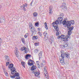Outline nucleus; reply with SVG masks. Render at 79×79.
<instances>
[{
  "instance_id": "nucleus-1",
  "label": "nucleus",
  "mask_w": 79,
  "mask_h": 79,
  "mask_svg": "<svg viewBox=\"0 0 79 79\" xmlns=\"http://www.w3.org/2000/svg\"><path fill=\"white\" fill-rule=\"evenodd\" d=\"M67 23H68L66 24V25L64 27H67V28H69V31H68V35H70L72 33V31L73 29V28H74V27H71V23L72 24H74L75 22L73 20H72L71 21H70L69 22V21H67Z\"/></svg>"
},
{
  "instance_id": "nucleus-2",
  "label": "nucleus",
  "mask_w": 79,
  "mask_h": 79,
  "mask_svg": "<svg viewBox=\"0 0 79 79\" xmlns=\"http://www.w3.org/2000/svg\"><path fill=\"white\" fill-rule=\"evenodd\" d=\"M65 56H66V57L68 58H69L70 55L68 53H61V56L59 57V58L60 60V62L62 64H64V59Z\"/></svg>"
},
{
  "instance_id": "nucleus-3",
  "label": "nucleus",
  "mask_w": 79,
  "mask_h": 79,
  "mask_svg": "<svg viewBox=\"0 0 79 79\" xmlns=\"http://www.w3.org/2000/svg\"><path fill=\"white\" fill-rule=\"evenodd\" d=\"M59 21L58 20H56L55 22H54L52 23V26H54V29H56V31H58V24H59Z\"/></svg>"
},
{
  "instance_id": "nucleus-4",
  "label": "nucleus",
  "mask_w": 79,
  "mask_h": 79,
  "mask_svg": "<svg viewBox=\"0 0 79 79\" xmlns=\"http://www.w3.org/2000/svg\"><path fill=\"white\" fill-rule=\"evenodd\" d=\"M47 68L46 66H45L44 69V74L45 76V77L47 79H49V77L48 76V74L47 73Z\"/></svg>"
},
{
  "instance_id": "nucleus-5",
  "label": "nucleus",
  "mask_w": 79,
  "mask_h": 79,
  "mask_svg": "<svg viewBox=\"0 0 79 79\" xmlns=\"http://www.w3.org/2000/svg\"><path fill=\"white\" fill-rule=\"evenodd\" d=\"M60 38H61V39H64L65 38L66 40L70 39V38H69V35H67L66 37L65 35H61V36H59L57 37L58 39H60Z\"/></svg>"
},
{
  "instance_id": "nucleus-6",
  "label": "nucleus",
  "mask_w": 79,
  "mask_h": 79,
  "mask_svg": "<svg viewBox=\"0 0 79 79\" xmlns=\"http://www.w3.org/2000/svg\"><path fill=\"white\" fill-rule=\"evenodd\" d=\"M12 71L11 72V74H16L17 73V72L16 71V68L15 67H13L10 69Z\"/></svg>"
},
{
  "instance_id": "nucleus-7",
  "label": "nucleus",
  "mask_w": 79,
  "mask_h": 79,
  "mask_svg": "<svg viewBox=\"0 0 79 79\" xmlns=\"http://www.w3.org/2000/svg\"><path fill=\"white\" fill-rule=\"evenodd\" d=\"M27 6V4L25 3V5L23 4V6H21L20 7L22 10H23L24 11H26V8H25V6Z\"/></svg>"
},
{
  "instance_id": "nucleus-8",
  "label": "nucleus",
  "mask_w": 79,
  "mask_h": 79,
  "mask_svg": "<svg viewBox=\"0 0 79 79\" xmlns=\"http://www.w3.org/2000/svg\"><path fill=\"white\" fill-rule=\"evenodd\" d=\"M20 50L21 51H24V50L25 53H27L28 52L27 49V48L26 47H23L21 48Z\"/></svg>"
},
{
  "instance_id": "nucleus-9",
  "label": "nucleus",
  "mask_w": 79,
  "mask_h": 79,
  "mask_svg": "<svg viewBox=\"0 0 79 79\" xmlns=\"http://www.w3.org/2000/svg\"><path fill=\"white\" fill-rule=\"evenodd\" d=\"M29 62L28 63V64L30 66H33L34 65V61L33 60H31L29 61Z\"/></svg>"
},
{
  "instance_id": "nucleus-10",
  "label": "nucleus",
  "mask_w": 79,
  "mask_h": 79,
  "mask_svg": "<svg viewBox=\"0 0 79 79\" xmlns=\"http://www.w3.org/2000/svg\"><path fill=\"white\" fill-rule=\"evenodd\" d=\"M63 17H60L58 18V20L59 21V22L60 23H63Z\"/></svg>"
},
{
  "instance_id": "nucleus-11",
  "label": "nucleus",
  "mask_w": 79,
  "mask_h": 79,
  "mask_svg": "<svg viewBox=\"0 0 79 79\" xmlns=\"http://www.w3.org/2000/svg\"><path fill=\"white\" fill-rule=\"evenodd\" d=\"M32 73H33V74L34 73L36 77H37V76H38L39 75V74H40V73H39V72H35L34 71Z\"/></svg>"
},
{
  "instance_id": "nucleus-12",
  "label": "nucleus",
  "mask_w": 79,
  "mask_h": 79,
  "mask_svg": "<svg viewBox=\"0 0 79 79\" xmlns=\"http://www.w3.org/2000/svg\"><path fill=\"white\" fill-rule=\"evenodd\" d=\"M67 18L64 19V20L62 22L63 25H65V26H66V24H67L68 23H66V21H67Z\"/></svg>"
},
{
  "instance_id": "nucleus-13",
  "label": "nucleus",
  "mask_w": 79,
  "mask_h": 79,
  "mask_svg": "<svg viewBox=\"0 0 79 79\" xmlns=\"http://www.w3.org/2000/svg\"><path fill=\"white\" fill-rule=\"evenodd\" d=\"M15 53L16 55V56H18V48H15Z\"/></svg>"
},
{
  "instance_id": "nucleus-14",
  "label": "nucleus",
  "mask_w": 79,
  "mask_h": 79,
  "mask_svg": "<svg viewBox=\"0 0 79 79\" xmlns=\"http://www.w3.org/2000/svg\"><path fill=\"white\" fill-rule=\"evenodd\" d=\"M5 23V19L3 18L0 19V23H3L4 24Z\"/></svg>"
},
{
  "instance_id": "nucleus-15",
  "label": "nucleus",
  "mask_w": 79,
  "mask_h": 79,
  "mask_svg": "<svg viewBox=\"0 0 79 79\" xmlns=\"http://www.w3.org/2000/svg\"><path fill=\"white\" fill-rule=\"evenodd\" d=\"M30 30L31 32H34V31L35 32H36V31L35 30V28H34V27H31V28H30Z\"/></svg>"
},
{
  "instance_id": "nucleus-16",
  "label": "nucleus",
  "mask_w": 79,
  "mask_h": 79,
  "mask_svg": "<svg viewBox=\"0 0 79 79\" xmlns=\"http://www.w3.org/2000/svg\"><path fill=\"white\" fill-rule=\"evenodd\" d=\"M53 7L52 6H50L49 9V13L51 14L52 13V10Z\"/></svg>"
},
{
  "instance_id": "nucleus-17",
  "label": "nucleus",
  "mask_w": 79,
  "mask_h": 79,
  "mask_svg": "<svg viewBox=\"0 0 79 79\" xmlns=\"http://www.w3.org/2000/svg\"><path fill=\"white\" fill-rule=\"evenodd\" d=\"M5 57L6 59L5 61H10V57H9V56H5Z\"/></svg>"
},
{
  "instance_id": "nucleus-18",
  "label": "nucleus",
  "mask_w": 79,
  "mask_h": 79,
  "mask_svg": "<svg viewBox=\"0 0 79 79\" xmlns=\"http://www.w3.org/2000/svg\"><path fill=\"white\" fill-rule=\"evenodd\" d=\"M36 69V67L35 65H33L31 68V71H33V70H34Z\"/></svg>"
},
{
  "instance_id": "nucleus-19",
  "label": "nucleus",
  "mask_w": 79,
  "mask_h": 79,
  "mask_svg": "<svg viewBox=\"0 0 79 79\" xmlns=\"http://www.w3.org/2000/svg\"><path fill=\"white\" fill-rule=\"evenodd\" d=\"M31 56V55H29V54L27 55L26 56L25 58L26 59H28V58H30Z\"/></svg>"
},
{
  "instance_id": "nucleus-20",
  "label": "nucleus",
  "mask_w": 79,
  "mask_h": 79,
  "mask_svg": "<svg viewBox=\"0 0 79 79\" xmlns=\"http://www.w3.org/2000/svg\"><path fill=\"white\" fill-rule=\"evenodd\" d=\"M43 34L44 36H45V37H48V35L47 34V32H46V31L44 32V33Z\"/></svg>"
},
{
  "instance_id": "nucleus-21",
  "label": "nucleus",
  "mask_w": 79,
  "mask_h": 79,
  "mask_svg": "<svg viewBox=\"0 0 79 79\" xmlns=\"http://www.w3.org/2000/svg\"><path fill=\"white\" fill-rule=\"evenodd\" d=\"M13 67V64H10L9 65L8 68L9 69H11Z\"/></svg>"
},
{
  "instance_id": "nucleus-22",
  "label": "nucleus",
  "mask_w": 79,
  "mask_h": 79,
  "mask_svg": "<svg viewBox=\"0 0 79 79\" xmlns=\"http://www.w3.org/2000/svg\"><path fill=\"white\" fill-rule=\"evenodd\" d=\"M36 63L38 67L39 68H40V65L39 64V61H36Z\"/></svg>"
},
{
  "instance_id": "nucleus-23",
  "label": "nucleus",
  "mask_w": 79,
  "mask_h": 79,
  "mask_svg": "<svg viewBox=\"0 0 79 79\" xmlns=\"http://www.w3.org/2000/svg\"><path fill=\"white\" fill-rule=\"evenodd\" d=\"M33 14L34 17H37V13L36 12H35Z\"/></svg>"
},
{
  "instance_id": "nucleus-24",
  "label": "nucleus",
  "mask_w": 79,
  "mask_h": 79,
  "mask_svg": "<svg viewBox=\"0 0 79 79\" xmlns=\"http://www.w3.org/2000/svg\"><path fill=\"white\" fill-rule=\"evenodd\" d=\"M39 50L36 49L34 50V53H39Z\"/></svg>"
},
{
  "instance_id": "nucleus-25",
  "label": "nucleus",
  "mask_w": 79,
  "mask_h": 79,
  "mask_svg": "<svg viewBox=\"0 0 79 79\" xmlns=\"http://www.w3.org/2000/svg\"><path fill=\"white\" fill-rule=\"evenodd\" d=\"M42 52L41 51L40 52V53L39 54V58H41L42 57Z\"/></svg>"
},
{
  "instance_id": "nucleus-26",
  "label": "nucleus",
  "mask_w": 79,
  "mask_h": 79,
  "mask_svg": "<svg viewBox=\"0 0 79 79\" xmlns=\"http://www.w3.org/2000/svg\"><path fill=\"white\" fill-rule=\"evenodd\" d=\"M60 35V33L59 32H58V31H57V32H56V36H58Z\"/></svg>"
},
{
  "instance_id": "nucleus-27",
  "label": "nucleus",
  "mask_w": 79,
  "mask_h": 79,
  "mask_svg": "<svg viewBox=\"0 0 79 79\" xmlns=\"http://www.w3.org/2000/svg\"><path fill=\"white\" fill-rule=\"evenodd\" d=\"M69 44H68V43H67L65 44H64V47H68Z\"/></svg>"
},
{
  "instance_id": "nucleus-28",
  "label": "nucleus",
  "mask_w": 79,
  "mask_h": 79,
  "mask_svg": "<svg viewBox=\"0 0 79 79\" xmlns=\"http://www.w3.org/2000/svg\"><path fill=\"white\" fill-rule=\"evenodd\" d=\"M62 8L63 9H64V10H66L67 9V8H66V6H62Z\"/></svg>"
},
{
  "instance_id": "nucleus-29",
  "label": "nucleus",
  "mask_w": 79,
  "mask_h": 79,
  "mask_svg": "<svg viewBox=\"0 0 79 79\" xmlns=\"http://www.w3.org/2000/svg\"><path fill=\"white\" fill-rule=\"evenodd\" d=\"M44 24L45 28H46L47 30L48 29V27H47V23H45Z\"/></svg>"
},
{
  "instance_id": "nucleus-30",
  "label": "nucleus",
  "mask_w": 79,
  "mask_h": 79,
  "mask_svg": "<svg viewBox=\"0 0 79 79\" xmlns=\"http://www.w3.org/2000/svg\"><path fill=\"white\" fill-rule=\"evenodd\" d=\"M29 26L30 27V28L32 27H34V26H33L32 24L31 23H29Z\"/></svg>"
},
{
  "instance_id": "nucleus-31",
  "label": "nucleus",
  "mask_w": 79,
  "mask_h": 79,
  "mask_svg": "<svg viewBox=\"0 0 79 79\" xmlns=\"http://www.w3.org/2000/svg\"><path fill=\"white\" fill-rule=\"evenodd\" d=\"M21 63L24 68H25V65L24 64H25V63H24V62H22Z\"/></svg>"
},
{
  "instance_id": "nucleus-32",
  "label": "nucleus",
  "mask_w": 79,
  "mask_h": 79,
  "mask_svg": "<svg viewBox=\"0 0 79 79\" xmlns=\"http://www.w3.org/2000/svg\"><path fill=\"white\" fill-rule=\"evenodd\" d=\"M35 46H39V42L36 43H35Z\"/></svg>"
},
{
  "instance_id": "nucleus-33",
  "label": "nucleus",
  "mask_w": 79,
  "mask_h": 79,
  "mask_svg": "<svg viewBox=\"0 0 79 79\" xmlns=\"http://www.w3.org/2000/svg\"><path fill=\"white\" fill-rule=\"evenodd\" d=\"M63 41L64 42H65V43H67L68 44V40H63Z\"/></svg>"
},
{
  "instance_id": "nucleus-34",
  "label": "nucleus",
  "mask_w": 79,
  "mask_h": 79,
  "mask_svg": "<svg viewBox=\"0 0 79 79\" xmlns=\"http://www.w3.org/2000/svg\"><path fill=\"white\" fill-rule=\"evenodd\" d=\"M41 31V30L40 27L38 28V33L40 32Z\"/></svg>"
},
{
  "instance_id": "nucleus-35",
  "label": "nucleus",
  "mask_w": 79,
  "mask_h": 79,
  "mask_svg": "<svg viewBox=\"0 0 79 79\" xmlns=\"http://www.w3.org/2000/svg\"><path fill=\"white\" fill-rule=\"evenodd\" d=\"M32 39H37L38 37L37 36H33Z\"/></svg>"
},
{
  "instance_id": "nucleus-36",
  "label": "nucleus",
  "mask_w": 79,
  "mask_h": 79,
  "mask_svg": "<svg viewBox=\"0 0 79 79\" xmlns=\"http://www.w3.org/2000/svg\"><path fill=\"white\" fill-rule=\"evenodd\" d=\"M62 6H65L66 4L65 3H63L62 4Z\"/></svg>"
},
{
  "instance_id": "nucleus-37",
  "label": "nucleus",
  "mask_w": 79,
  "mask_h": 79,
  "mask_svg": "<svg viewBox=\"0 0 79 79\" xmlns=\"http://www.w3.org/2000/svg\"><path fill=\"white\" fill-rule=\"evenodd\" d=\"M9 64H10V62H6V66H8Z\"/></svg>"
},
{
  "instance_id": "nucleus-38",
  "label": "nucleus",
  "mask_w": 79,
  "mask_h": 79,
  "mask_svg": "<svg viewBox=\"0 0 79 79\" xmlns=\"http://www.w3.org/2000/svg\"><path fill=\"white\" fill-rule=\"evenodd\" d=\"M38 25H39V23L37 22L35 23V26H38Z\"/></svg>"
},
{
  "instance_id": "nucleus-39",
  "label": "nucleus",
  "mask_w": 79,
  "mask_h": 79,
  "mask_svg": "<svg viewBox=\"0 0 79 79\" xmlns=\"http://www.w3.org/2000/svg\"><path fill=\"white\" fill-rule=\"evenodd\" d=\"M5 74L6 76H8V73L7 72H5Z\"/></svg>"
},
{
  "instance_id": "nucleus-40",
  "label": "nucleus",
  "mask_w": 79,
  "mask_h": 79,
  "mask_svg": "<svg viewBox=\"0 0 79 79\" xmlns=\"http://www.w3.org/2000/svg\"><path fill=\"white\" fill-rule=\"evenodd\" d=\"M38 34H39V35H40V36H42V34H41V32H38Z\"/></svg>"
},
{
  "instance_id": "nucleus-41",
  "label": "nucleus",
  "mask_w": 79,
  "mask_h": 79,
  "mask_svg": "<svg viewBox=\"0 0 79 79\" xmlns=\"http://www.w3.org/2000/svg\"><path fill=\"white\" fill-rule=\"evenodd\" d=\"M49 42H50V44H52V40H49Z\"/></svg>"
},
{
  "instance_id": "nucleus-42",
  "label": "nucleus",
  "mask_w": 79,
  "mask_h": 79,
  "mask_svg": "<svg viewBox=\"0 0 79 79\" xmlns=\"http://www.w3.org/2000/svg\"><path fill=\"white\" fill-rule=\"evenodd\" d=\"M11 38V36H8V37H7V39H10V38Z\"/></svg>"
},
{
  "instance_id": "nucleus-43",
  "label": "nucleus",
  "mask_w": 79,
  "mask_h": 79,
  "mask_svg": "<svg viewBox=\"0 0 79 79\" xmlns=\"http://www.w3.org/2000/svg\"><path fill=\"white\" fill-rule=\"evenodd\" d=\"M41 67H43V66L44 65L43 63H41Z\"/></svg>"
},
{
  "instance_id": "nucleus-44",
  "label": "nucleus",
  "mask_w": 79,
  "mask_h": 79,
  "mask_svg": "<svg viewBox=\"0 0 79 79\" xmlns=\"http://www.w3.org/2000/svg\"><path fill=\"white\" fill-rule=\"evenodd\" d=\"M27 36V37L29 35V33H27L25 34Z\"/></svg>"
},
{
  "instance_id": "nucleus-45",
  "label": "nucleus",
  "mask_w": 79,
  "mask_h": 79,
  "mask_svg": "<svg viewBox=\"0 0 79 79\" xmlns=\"http://www.w3.org/2000/svg\"><path fill=\"white\" fill-rule=\"evenodd\" d=\"M22 40V42H23V44H24L25 42H24V40Z\"/></svg>"
},
{
  "instance_id": "nucleus-46",
  "label": "nucleus",
  "mask_w": 79,
  "mask_h": 79,
  "mask_svg": "<svg viewBox=\"0 0 79 79\" xmlns=\"http://www.w3.org/2000/svg\"><path fill=\"white\" fill-rule=\"evenodd\" d=\"M4 73H6V70L4 69Z\"/></svg>"
},
{
  "instance_id": "nucleus-47",
  "label": "nucleus",
  "mask_w": 79,
  "mask_h": 79,
  "mask_svg": "<svg viewBox=\"0 0 79 79\" xmlns=\"http://www.w3.org/2000/svg\"><path fill=\"white\" fill-rule=\"evenodd\" d=\"M32 2H31V3H30V6H32Z\"/></svg>"
},
{
  "instance_id": "nucleus-48",
  "label": "nucleus",
  "mask_w": 79,
  "mask_h": 79,
  "mask_svg": "<svg viewBox=\"0 0 79 79\" xmlns=\"http://www.w3.org/2000/svg\"><path fill=\"white\" fill-rule=\"evenodd\" d=\"M24 37L25 38H27V36L26 35H24Z\"/></svg>"
},
{
  "instance_id": "nucleus-49",
  "label": "nucleus",
  "mask_w": 79,
  "mask_h": 79,
  "mask_svg": "<svg viewBox=\"0 0 79 79\" xmlns=\"http://www.w3.org/2000/svg\"><path fill=\"white\" fill-rule=\"evenodd\" d=\"M2 42V40H0V44H1Z\"/></svg>"
},
{
  "instance_id": "nucleus-50",
  "label": "nucleus",
  "mask_w": 79,
  "mask_h": 79,
  "mask_svg": "<svg viewBox=\"0 0 79 79\" xmlns=\"http://www.w3.org/2000/svg\"><path fill=\"white\" fill-rule=\"evenodd\" d=\"M1 43H0V48H1Z\"/></svg>"
},
{
  "instance_id": "nucleus-51",
  "label": "nucleus",
  "mask_w": 79,
  "mask_h": 79,
  "mask_svg": "<svg viewBox=\"0 0 79 79\" xmlns=\"http://www.w3.org/2000/svg\"><path fill=\"white\" fill-rule=\"evenodd\" d=\"M24 38H23L22 39V40H24Z\"/></svg>"
},
{
  "instance_id": "nucleus-52",
  "label": "nucleus",
  "mask_w": 79,
  "mask_h": 79,
  "mask_svg": "<svg viewBox=\"0 0 79 79\" xmlns=\"http://www.w3.org/2000/svg\"><path fill=\"white\" fill-rule=\"evenodd\" d=\"M1 7V5H0V8Z\"/></svg>"
},
{
  "instance_id": "nucleus-53",
  "label": "nucleus",
  "mask_w": 79,
  "mask_h": 79,
  "mask_svg": "<svg viewBox=\"0 0 79 79\" xmlns=\"http://www.w3.org/2000/svg\"><path fill=\"white\" fill-rule=\"evenodd\" d=\"M1 39V38H0V40Z\"/></svg>"
}]
</instances>
